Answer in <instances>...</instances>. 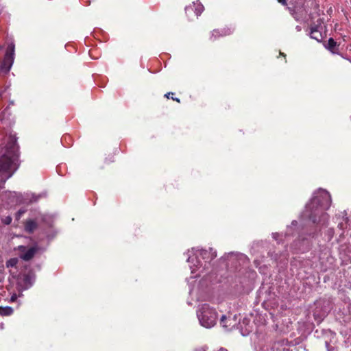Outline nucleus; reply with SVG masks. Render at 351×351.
<instances>
[{"mask_svg": "<svg viewBox=\"0 0 351 351\" xmlns=\"http://www.w3.org/2000/svg\"><path fill=\"white\" fill-rule=\"evenodd\" d=\"M171 99H172L173 100H176V101H178V102H180V99H179L178 98L171 97Z\"/></svg>", "mask_w": 351, "mask_h": 351, "instance_id": "nucleus-32", "label": "nucleus"}, {"mask_svg": "<svg viewBox=\"0 0 351 351\" xmlns=\"http://www.w3.org/2000/svg\"><path fill=\"white\" fill-rule=\"evenodd\" d=\"M296 29H297L298 31H300V30H301V27H300V26H297V27H296Z\"/></svg>", "mask_w": 351, "mask_h": 351, "instance_id": "nucleus-34", "label": "nucleus"}, {"mask_svg": "<svg viewBox=\"0 0 351 351\" xmlns=\"http://www.w3.org/2000/svg\"><path fill=\"white\" fill-rule=\"evenodd\" d=\"M233 30L231 28H223L221 29H215L211 34V38L216 39L219 36H223L230 34Z\"/></svg>", "mask_w": 351, "mask_h": 351, "instance_id": "nucleus-14", "label": "nucleus"}, {"mask_svg": "<svg viewBox=\"0 0 351 351\" xmlns=\"http://www.w3.org/2000/svg\"><path fill=\"white\" fill-rule=\"evenodd\" d=\"M1 179L5 178V180H3V182H5V180H7L5 176H1Z\"/></svg>", "mask_w": 351, "mask_h": 351, "instance_id": "nucleus-35", "label": "nucleus"}, {"mask_svg": "<svg viewBox=\"0 0 351 351\" xmlns=\"http://www.w3.org/2000/svg\"><path fill=\"white\" fill-rule=\"evenodd\" d=\"M298 222L296 221H293L291 223V226L287 228V232H289L292 230L293 227H295L297 225Z\"/></svg>", "mask_w": 351, "mask_h": 351, "instance_id": "nucleus-23", "label": "nucleus"}, {"mask_svg": "<svg viewBox=\"0 0 351 351\" xmlns=\"http://www.w3.org/2000/svg\"><path fill=\"white\" fill-rule=\"evenodd\" d=\"M9 197L10 198V202L9 204H18L22 202V199L21 196L18 195L16 192H10Z\"/></svg>", "mask_w": 351, "mask_h": 351, "instance_id": "nucleus-15", "label": "nucleus"}, {"mask_svg": "<svg viewBox=\"0 0 351 351\" xmlns=\"http://www.w3.org/2000/svg\"><path fill=\"white\" fill-rule=\"evenodd\" d=\"M348 219L347 217H343V219H342V221L339 222L338 223V228L341 230H343L346 228V226H347V223H348Z\"/></svg>", "mask_w": 351, "mask_h": 351, "instance_id": "nucleus-17", "label": "nucleus"}, {"mask_svg": "<svg viewBox=\"0 0 351 351\" xmlns=\"http://www.w3.org/2000/svg\"><path fill=\"white\" fill-rule=\"evenodd\" d=\"M14 44L12 42L8 47L5 56L0 62V71L8 73L14 63Z\"/></svg>", "mask_w": 351, "mask_h": 351, "instance_id": "nucleus-6", "label": "nucleus"}, {"mask_svg": "<svg viewBox=\"0 0 351 351\" xmlns=\"http://www.w3.org/2000/svg\"><path fill=\"white\" fill-rule=\"evenodd\" d=\"M204 6L199 1L193 2L192 5H189L185 8L186 13L189 16H190L191 12L194 11L195 15L197 17L202 14Z\"/></svg>", "mask_w": 351, "mask_h": 351, "instance_id": "nucleus-12", "label": "nucleus"}, {"mask_svg": "<svg viewBox=\"0 0 351 351\" xmlns=\"http://www.w3.org/2000/svg\"><path fill=\"white\" fill-rule=\"evenodd\" d=\"M24 213H25V210H19L17 212L16 215V219H19L21 218V217L24 214Z\"/></svg>", "mask_w": 351, "mask_h": 351, "instance_id": "nucleus-22", "label": "nucleus"}, {"mask_svg": "<svg viewBox=\"0 0 351 351\" xmlns=\"http://www.w3.org/2000/svg\"><path fill=\"white\" fill-rule=\"evenodd\" d=\"M323 21L321 19L317 20V24L313 25L311 28L310 36L311 38L316 40L317 41H321L323 36V27H322Z\"/></svg>", "mask_w": 351, "mask_h": 351, "instance_id": "nucleus-10", "label": "nucleus"}, {"mask_svg": "<svg viewBox=\"0 0 351 351\" xmlns=\"http://www.w3.org/2000/svg\"><path fill=\"white\" fill-rule=\"evenodd\" d=\"M279 3H280L282 5H286V1L287 0H278ZM290 2L292 3V4H294L295 3V1L296 0H289Z\"/></svg>", "mask_w": 351, "mask_h": 351, "instance_id": "nucleus-24", "label": "nucleus"}, {"mask_svg": "<svg viewBox=\"0 0 351 351\" xmlns=\"http://www.w3.org/2000/svg\"><path fill=\"white\" fill-rule=\"evenodd\" d=\"M170 94H172V95H173V93H167V94L165 95V97H166L167 98H169V95H170Z\"/></svg>", "mask_w": 351, "mask_h": 351, "instance_id": "nucleus-31", "label": "nucleus"}, {"mask_svg": "<svg viewBox=\"0 0 351 351\" xmlns=\"http://www.w3.org/2000/svg\"><path fill=\"white\" fill-rule=\"evenodd\" d=\"M37 199H38V197H36L34 195H32V197L29 199V202H36V201H37Z\"/></svg>", "mask_w": 351, "mask_h": 351, "instance_id": "nucleus-26", "label": "nucleus"}, {"mask_svg": "<svg viewBox=\"0 0 351 351\" xmlns=\"http://www.w3.org/2000/svg\"><path fill=\"white\" fill-rule=\"evenodd\" d=\"M336 44L337 43L333 38H330L328 41V48L332 51L336 46Z\"/></svg>", "mask_w": 351, "mask_h": 351, "instance_id": "nucleus-19", "label": "nucleus"}, {"mask_svg": "<svg viewBox=\"0 0 351 351\" xmlns=\"http://www.w3.org/2000/svg\"><path fill=\"white\" fill-rule=\"evenodd\" d=\"M40 220L51 225V217L49 215H40L36 219H29L25 223V230L29 233L33 232L38 227Z\"/></svg>", "mask_w": 351, "mask_h": 351, "instance_id": "nucleus-8", "label": "nucleus"}, {"mask_svg": "<svg viewBox=\"0 0 351 351\" xmlns=\"http://www.w3.org/2000/svg\"><path fill=\"white\" fill-rule=\"evenodd\" d=\"M12 217L10 216H6L4 218H2V222L5 225H9L12 222Z\"/></svg>", "mask_w": 351, "mask_h": 351, "instance_id": "nucleus-20", "label": "nucleus"}, {"mask_svg": "<svg viewBox=\"0 0 351 351\" xmlns=\"http://www.w3.org/2000/svg\"><path fill=\"white\" fill-rule=\"evenodd\" d=\"M331 201L330 193L323 189H319L306 204L301 215L302 220L308 219L319 228L326 226L328 220V215L326 211L330 206Z\"/></svg>", "mask_w": 351, "mask_h": 351, "instance_id": "nucleus-1", "label": "nucleus"}, {"mask_svg": "<svg viewBox=\"0 0 351 351\" xmlns=\"http://www.w3.org/2000/svg\"><path fill=\"white\" fill-rule=\"evenodd\" d=\"M325 343H326V348H328V351H330V350H329V348H328V346H329L328 343L327 341H326V342H325Z\"/></svg>", "mask_w": 351, "mask_h": 351, "instance_id": "nucleus-33", "label": "nucleus"}, {"mask_svg": "<svg viewBox=\"0 0 351 351\" xmlns=\"http://www.w3.org/2000/svg\"><path fill=\"white\" fill-rule=\"evenodd\" d=\"M272 236H273V238L275 239V240H278V237H282V235L280 234L279 233H273L272 234Z\"/></svg>", "mask_w": 351, "mask_h": 351, "instance_id": "nucleus-25", "label": "nucleus"}, {"mask_svg": "<svg viewBox=\"0 0 351 351\" xmlns=\"http://www.w3.org/2000/svg\"><path fill=\"white\" fill-rule=\"evenodd\" d=\"M19 250L21 252L20 257L24 261L32 259L37 251V248L35 247L27 249L26 247L23 245L19 246Z\"/></svg>", "mask_w": 351, "mask_h": 351, "instance_id": "nucleus-11", "label": "nucleus"}, {"mask_svg": "<svg viewBox=\"0 0 351 351\" xmlns=\"http://www.w3.org/2000/svg\"><path fill=\"white\" fill-rule=\"evenodd\" d=\"M288 9L289 10V11H290L291 14L293 16H294V14H293V10H292L291 8H288Z\"/></svg>", "mask_w": 351, "mask_h": 351, "instance_id": "nucleus-30", "label": "nucleus"}, {"mask_svg": "<svg viewBox=\"0 0 351 351\" xmlns=\"http://www.w3.org/2000/svg\"><path fill=\"white\" fill-rule=\"evenodd\" d=\"M333 237V230H328V239L330 240Z\"/></svg>", "mask_w": 351, "mask_h": 351, "instance_id": "nucleus-27", "label": "nucleus"}, {"mask_svg": "<svg viewBox=\"0 0 351 351\" xmlns=\"http://www.w3.org/2000/svg\"><path fill=\"white\" fill-rule=\"evenodd\" d=\"M251 330H252V327L248 326L247 328H245V331L241 330L242 335L245 336V335H248L250 333V332L251 331Z\"/></svg>", "mask_w": 351, "mask_h": 351, "instance_id": "nucleus-21", "label": "nucleus"}, {"mask_svg": "<svg viewBox=\"0 0 351 351\" xmlns=\"http://www.w3.org/2000/svg\"><path fill=\"white\" fill-rule=\"evenodd\" d=\"M248 322H249V320H248V319H243V324H246L247 325V324H248Z\"/></svg>", "mask_w": 351, "mask_h": 351, "instance_id": "nucleus-29", "label": "nucleus"}, {"mask_svg": "<svg viewBox=\"0 0 351 351\" xmlns=\"http://www.w3.org/2000/svg\"><path fill=\"white\" fill-rule=\"evenodd\" d=\"M1 49V47H0V49Z\"/></svg>", "mask_w": 351, "mask_h": 351, "instance_id": "nucleus-38", "label": "nucleus"}, {"mask_svg": "<svg viewBox=\"0 0 351 351\" xmlns=\"http://www.w3.org/2000/svg\"><path fill=\"white\" fill-rule=\"evenodd\" d=\"M187 262L192 276L191 278L200 276L204 270L210 267V262L217 256V252L213 248L208 250L193 247L188 251Z\"/></svg>", "mask_w": 351, "mask_h": 351, "instance_id": "nucleus-2", "label": "nucleus"}, {"mask_svg": "<svg viewBox=\"0 0 351 351\" xmlns=\"http://www.w3.org/2000/svg\"><path fill=\"white\" fill-rule=\"evenodd\" d=\"M197 351H205V350H197ZM217 351H228V350H227L226 349H225V348H220V349H219V350H217Z\"/></svg>", "mask_w": 351, "mask_h": 351, "instance_id": "nucleus-28", "label": "nucleus"}, {"mask_svg": "<svg viewBox=\"0 0 351 351\" xmlns=\"http://www.w3.org/2000/svg\"><path fill=\"white\" fill-rule=\"evenodd\" d=\"M19 146L16 139L10 137L4 154L0 157V176L10 178L17 169L19 164Z\"/></svg>", "mask_w": 351, "mask_h": 351, "instance_id": "nucleus-3", "label": "nucleus"}, {"mask_svg": "<svg viewBox=\"0 0 351 351\" xmlns=\"http://www.w3.org/2000/svg\"><path fill=\"white\" fill-rule=\"evenodd\" d=\"M14 299H15V296H12V298H11V300H12V301H13Z\"/></svg>", "mask_w": 351, "mask_h": 351, "instance_id": "nucleus-36", "label": "nucleus"}, {"mask_svg": "<svg viewBox=\"0 0 351 351\" xmlns=\"http://www.w3.org/2000/svg\"><path fill=\"white\" fill-rule=\"evenodd\" d=\"M13 313L12 308L10 306L0 307V314L3 316H9Z\"/></svg>", "mask_w": 351, "mask_h": 351, "instance_id": "nucleus-16", "label": "nucleus"}, {"mask_svg": "<svg viewBox=\"0 0 351 351\" xmlns=\"http://www.w3.org/2000/svg\"><path fill=\"white\" fill-rule=\"evenodd\" d=\"M197 317L201 326L206 328H211L217 323L218 314L209 304H203L197 310Z\"/></svg>", "mask_w": 351, "mask_h": 351, "instance_id": "nucleus-4", "label": "nucleus"}, {"mask_svg": "<svg viewBox=\"0 0 351 351\" xmlns=\"http://www.w3.org/2000/svg\"><path fill=\"white\" fill-rule=\"evenodd\" d=\"M236 320L234 319H231L230 317H227L226 315H222L220 318V324L221 326L226 329H231L234 327L236 325Z\"/></svg>", "mask_w": 351, "mask_h": 351, "instance_id": "nucleus-13", "label": "nucleus"}, {"mask_svg": "<svg viewBox=\"0 0 351 351\" xmlns=\"http://www.w3.org/2000/svg\"><path fill=\"white\" fill-rule=\"evenodd\" d=\"M280 54H281L282 56H285V55H284V53H280Z\"/></svg>", "mask_w": 351, "mask_h": 351, "instance_id": "nucleus-37", "label": "nucleus"}, {"mask_svg": "<svg viewBox=\"0 0 351 351\" xmlns=\"http://www.w3.org/2000/svg\"><path fill=\"white\" fill-rule=\"evenodd\" d=\"M35 278V274L32 271H29L27 274H23L19 280V284L23 289L25 290L33 285Z\"/></svg>", "mask_w": 351, "mask_h": 351, "instance_id": "nucleus-9", "label": "nucleus"}, {"mask_svg": "<svg viewBox=\"0 0 351 351\" xmlns=\"http://www.w3.org/2000/svg\"><path fill=\"white\" fill-rule=\"evenodd\" d=\"M312 238H313V235L311 233L307 237L300 235L298 240L294 243L291 248L295 252H304L310 248Z\"/></svg>", "mask_w": 351, "mask_h": 351, "instance_id": "nucleus-7", "label": "nucleus"}, {"mask_svg": "<svg viewBox=\"0 0 351 351\" xmlns=\"http://www.w3.org/2000/svg\"><path fill=\"white\" fill-rule=\"evenodd\" d=\"M18 263V259L16 258H10L6 262V267H14Z\"/></svg>", "mask_w": 351, "mask_h": 351, "instance_id": "nucleus-18", "label": "nucleus"}, {"mask_svg": "<svg viewBox=\"0 0 351 351\" xmlns=\"http://www.w3.org/2000/svg\"><path fill=\"white\" fill-rule=\"evenodd\" d=\"M255 351H290L288 341L280 339L273 341L269 337H263L256 343Z\"/></svg>", "mask_w": 351, "mask_h": 351, "instance_id": "nucleus-5", "label": "nucleus"}]
</instances>
